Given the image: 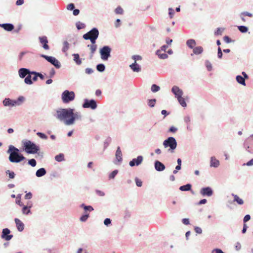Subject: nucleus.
I'll return each instance as SVG.
<instances>
[{
	"label": "nucleus",
	"instance_id": "nucleus-64",
	"mask_svg": "<svg viewBox=\"0 0 253 253\" xmlns=\"http://www.w3.org/2000/svg\"><path fill=\"white\" fill-rule=\"evenodd\" d=\"M223 40H224L225 42H226V43H230L231 42V39L228 36H225L223 38Z\"/></svg>",
	"mask_w": 253,
	"mask_h": 253
},
{
	"label": "nucleus",
	"instance_id": "nucleus-45",
	"mask_svg": "<svg viewBox=\"0 0 253 253\" xmlns=\"http://www.w3.org/2000/svg\"><path fill=\"white\" fill-rule=\"evenodd\" d=\"M224 30L225 28H218L215 32V35H221Z\"/></svg>",
	"mask_w": 253,
	"mask_h": 253
},
{
	"label": "nucleus",
	"instance_id": "nucleus-38",
	"mask_svg": "<svg viewBox=\"0 0 253 253\" xmlns=\"http://www.w3.org/2000/svg\"><path fill=\"white\" fill-rule=\"evenodd\" d=\"M76 26L78 30L84 29L85 27V24L80 21H78L76 23Z\"/></svg>",
	"mask_w": 253,
	"mask_h": 253
},
{
	"label": "nucleus",
	"instance_id": "nucleus-27",
	"mask_svg": "<svg viewBox=\"0 0 253 253\" xmlns=\"http://www.w3.org/2000/svg\"><path fill=\"white\" fill-rule=\"evenodd\" d=\"M32 74H28L26 77H25L24 83L28 85H31L33 84L31 75Z\"/></svg>",
	"mask_w": 253,
	"mask_h": 253
},
{
	"label": "nucleus",
	"instance_id": "nucleus-16",
	"mask_svg": "<svg viewBox=\"0 0 253 253\" xmlns=\"http://www.w3.org/2000/svg\"><path fill=\"white\" fill-rule=\"evenodd\" d=\"M143 158L141 156H138L136 158L133 159L129 162V165L130 167H134L135 166H139L143 161Z\"/></svg>",
	"mask_w": 253,
	"mask_h": 253
},
{
	"label": "nucleus",
	"instance_id": "nucleus-59",
	"mask_svg": "<svg viewBox=\"0 0 253 253\" xmlns=\"http://www.w3.org/2000/svg\"><path fill=\"white\" fill-rule=\"evenodd\" d=\"M75 8L74 4L73 3H70L67 6V9L68 10H73Z\"/></svg>",
	"mask_w": 253,
	"mask_h": 253
},
{
	"label": "nucleus",
	"instance_id": "nucleus-55",
	"mask_svg": "<svg viewBox=\"0 0 253 253\" xmlns=\"http://www.w3.org/2000/svg\"><path fill=\"white\" fill-rule=\"evenodd\" d=\"M241 245L240 243L239 242H237L235 243V250L237 251H239L240 250V249H241Z\"/></svg>",
	"mask_w": 253,
	"mask_h": 253
},
{
	"label": "nucleus",
	"instance_id": "nucleus-21",
	"mask_svg": "<svg viewBox=\"0 0 253 253\" xmlns=\"http://www.w3.org/2000/svg\"><path fill=\"white\" fill-rule=\"evenodd\" d=\"M186 44L190 49H193L196 45V42L194 39H189L186 41Z\"/></svg>",
	"mask_w": 253,
	"mask_h": 253
},
{
	"label": "nucleus",
	"instance_id": "nucleus-39",
	"mask_svg": "<svg viewBox=\"0 0 253 253\" xmlns=\"http://www.w3.org/2000/svg\"><path fill=\"white\" fill-rule=\"evenodd\" d=\"M55 160L57 162H62L64 160V155L60 154L55 157Z\"/></svg>",
	"mask_w": 253,
	"mask_h": 253
},
{
	"label": "nucleus",
	"instance_id": "nucleus-36",
	"mask_svg": "<svg viewBox=\"0 0 253 253\" xmlns=\"http://www.w3.org/2000/svg\"><path fill=\"white\" fill-rule=\"evenodd\" d=\"M96 69L98 71L102 72L105 70V66L103 64H99L97 65Z\"/></svg>",
	"mask_w": 253,
	"mask_h": 253
},
{
	"label": "nucleus",
	"instance_id": "nucleus-22",
	"mask_svg": "<svg viewBox=\"0 0 253 253\" xmlns=\"http://www.w3.org/2000/svg\"><path fill=\"white\" fill-rule=\"evenodd\" d=\"M129 67L134 72L138 73L140 71V66L136 62H133L130 64Z\"/></svg>",
	"mask_w": 253,
	"mask_h": 253
},
{
	"label": "nucleus",
	"instance_id": "nucleus-1",
	"mask_svg": "<svg viewBox=\"0 0 253 253\" xmlns=\"http://www.w3.org/2000/svg\"><path fill=\"white\" fill-rule=\"evenodd\" d=\"M74 110L71 108L59 109L55 115L56 119L64 123L66 126L74 124L76 120H81L82 116L80 112H74Z\"/></svg>",
	"mask_w": 253,
	"mask_h": 253
},
{
	"label": "nucleus",
	"instance_id": "nucleus-62",
	"mask_svg": "<svg viewBox=\"0 0 253 253\" xmlns=\"http://www.w3.org/2000/svg\"><path fill=\"white\" fill-rule=\"evenodd\" d=\"M85 72L87 74H91L93 72V70L90 68H87L85 70Z\"/></svg>",
	"mask_w": 253,
	"mask_h": 253
},
{
	"label": "nucleus",
	"instance_id": "nucleus-15",
	"mask_svg": "<svg viewBox=\"0 0 253 253\" xmlns=\"http://www.w3.org/2000/svg\"><path fill=\"white\" fill-rule=\"evenodd\" d=\"M32 71H30L28 69L22 68L18 71V76L20 78L23 79L28 74H32Z\"/></svg>",
	"mask_w": 253,
	"mask_h": 253
},
{
	"label": "nucleus",
	"instance_id": "nucleus-24",
	"mask_svg": "<svg viewBox=\"0 0 253 253\" xmlns=\"http://www.w3.org/2000/svg\"><path fill=\"white\" fill-rule=\"evenodd\" d=\"M46 171L44 168H40L36 172V175L38 177H41L45 175Z\"/></svg>",
	"mask_w": 253,
	"mask_h": 253
},
{
	"label": "nucleus",
	"instance_id": "nucleus-6",
	"mask_svg": "<svg viewBox=\"0 0 253 253\" xmlns=\"http://www.w3.org/2000/svg\"><path fill=\"white\" fill-rule=\"evenodd\" d=\"M75 98V92L73 91L66 90L61 94V99L65 103H68L74 100Z\"/></svg>",
	"mask_w": 253,
	"mask_h": 253
},
{
	"label": "nucleus",
	"instance_id": "nucleus-48",
	"mask_svg": "<svg viewBox=\"0 0 253 253\" xmlns=\"http://www.w3.org/2000/svg\"><path fill=\"white\" fill-rule=\"evenodd\" d=\"M174 10L172 8H169V15L170 18H172L174 15Z\"/></svg>",
	"mask_w": 253,
	"mask_h": 253
},
{
	"label": "nucleus",
	"instance_id": "nucleus-58",
	"mask_svg": "<svg viewBox=\"0 0 253 253\" xmlns=\"http://www.w3.org/2000/svg\"><path fill=\"white\" fill-rule=\"evenodd\" d=\"M111 223V220L110 218H106L105 219V220H104V224L106 225V226H109Z\"/></svg>",
	"mask_w": 253,
	"mask_h": 253
},
{
	"label": "nucleus",
	"instance_id": "nucleus-4",
	"mask_svg": "<svg viewBox=\"0 0 253 253\" xmlns=\"http://www.w3.org/2000/svg\"><path fill=\"white\" fill-rule=\"evenodd\" d=\"M25 98L23 96H19L16 100L11 99L9 98H5L2 104L5 107H15L21 105L25 101Z\"/></svg>",
	"mask_w": 253,
	"mask_h": 253
},
{
	"label": "nucleus",
	"instance_id": "nucleus-44",
	"mask_svg": "<svg viewBox=\"0 0 253 253\" xmlns=\"http://www.w3.org/2000/svg\"><path fill=\"white\" fill-rule=\"evenodd\" d=\"M160 89V86L156 84H153L151 86V91L153 92H156Z\"/></svg>",
	"mask_w": 253,
	"mask_h": 253
},
{
	"label": "nucleus",
	"instance_id": "nucleus-56",
	"mask_svg": "<svg viewBox=\"0 0 253 253\" xmlns=\"http://www.w3.org/2000/svg\"><path fill=\"white\" fill-rule=\"evenodd\" d=\"M93 208L90 206H86V207H84V210L85 211H88L89 212L93 211Z\"/></svg>",
	"mask_w": 253,
	"mask_h": 253
},
{
	"label": "nucleus",
	"instance_id": "nucleus-53",
	"mask_svg": "<svg viewBox=\"0 0 253 253\" xmlns=\"http://www.w3.org/2000/svg\"><path fill=\"white\" fill-rule=\"evenodd\" d=\"M32 74L34 75H37V76H38V77H40L42 80L44 79V76L41 73L32 71Z\"/></svg>",
	"mask_w": 253,
	"mask_h": 253
},
{
	"label": "nucleus",
	"instance_id": "nucleus-17",
	"mask_svg": "<svg viewBox=\"0 0 253 253\" xmlns=\"http://www.w3.org/2000/svg\"><path fill=\"white\" fill-rule=\"evenodd\" d=\"M210 163V166L211 168H217L220 165L219 161L214 156L211 157Z\"/></svg>",
	"mask_w": 253,
	"mask_h": 253
},
{
	"label": "nucleus",
	"instance_id": "nucleus-7",
	"mask_svg": "<svg viewBox=\"0 0 253 253\" xmlns=\"http://www.w3.org/2000/svg\"><path fill=\"white\" fill-rule=\"evenodd\" d=\"M111 48L109 46H104L99 50L100 57L102 60L106 61L110 57Z\"/></svg>",
	"mask_w": 253,
	"mask_h": 253
},
{
	"label": "nucleus",
	"instance_id": "nucleus-28",
	"mask_svg": "<svg viewBox=\"0 0 253 253\" xmlns=\"http://www.w3.org/2000/svg\"><path fill=\"white\" fill-rule=\"evenodd\" d=\"M236 79L237 82L239 84H240L244 86H245L246 85V82H245V79L242 76H241L240 75H238L236 76Z\"/></svg>",
	"mask_w": 253,
	"mask_h": 253
},
{
	"label": "nucleus",
	"instance_id": "nucleus-60",
	"mask_svg": "<svg viewBox=\"0 0 253 253\" xmlns=\"http://www.w3.org/2000/svg\"><path fill=\"white\" fill-rule=\"evenodd\" d=\"M32 197V194L31 192L27 193L25 196V199H31Z\"/></svg>",
	"mask_w": 253,
	"mask_h": 253
},
{
	"label": "nucleus",
	"instance_id": "nucleus-51",
	"mask_svg": "<svg viewBox=\"0 0 253 253\" xmlns=\"http://www.w3.org/2000/svg\"><path fill=\"white\" fill-rule=\"evenodd\" d=\"M6 173L8 174L9 177L10 178H14L15 174L14 172L10 171V170H7L6 171Z\"/></svg>",
	"mask_w": 253,
	"mask_h": 253
},
{
	"label": "nucleus",
	"instance_id": "nucleus-19",
	"mask_svg": "<svg viewBox=\"0 0 253 253\" xmlns=\"http://www.w3.org/2000/svg\"><path fill=\"white\" fill-rule=\"evenodd\" d=\"M14 221L18 231L19 232L23 231L24 229V223L18 218H15Z\"/></svg>",
	"mask_w": 253,
	"mask_h": 253
},
{
	"label": "nucleus",
	"instance_id": "nucleus-2",
	"mask_svg": "<svg viewBox=\"0 0 253 253\" xmlns=\"http://www.w3.org/2000/svg\"><path fill=\"white\" fill-rule=\"evenodd\" d=\"M7 153L9 154L8 160L13 163H18L25 159V158L19 153V150L13 145H9Z\"/></svg>",
	"mask_w": 253,
	"mask_h": 253
},
{
	"label": "nucleus",
	"instance_id": "nucleus-32",
	"mask_svg": "<svg viewBox=\"0 0 253 253\" xmlns=\"http://www.w3.org/2000/svg\"><path fill=\"white\" fill-rule=\"evenodd\" d=\"M234 201L236 202L239 205H242L244 204V201L236 195H233Z\"/></svg>",
	"mask_w": 253,
	"mask_h": 253
},
{
	"label": "nucleus",
	"instance_id": "nucleus-46",
	"mask_svg": "<svg viewBox=\"0 0 253 253\" xmlns=\"http://www.w3.org/2000/svg\"><path fill=\"white\" fill-rule=\"evenodd\" d=\"M37 135L41 138L43 139H47V136L43 133L38 132L37 133Z\"/></svg>",
	"mask_w": 253,
	"mask_h": 253
},
{
	"label": "nucleus",
	"instance_id": "nucleus-13",
	"mask_svg": "<svg viewBox=\"0 0 253 253\" xmlns=\"http://www.w3.org/2000/svg\"><path fill=\"white\" fill-rule=\"evenodd\" d=\"M200 194L203 196L211 197L213 195V191L210 187H204L201 189Z\"/></svg>",
	"mask_w": 253,
	"mask_h": 253
},
{
	"label": "nucleus",
	"instance_id": "nucleus-31",
	"mask_svg": "<svg viewBox=\"0 0 253 253\" xmlns=\"http://www.w3.org/2000/svg\"><path fill=\"white\" fill-rule=\"evenodd\" d=\"M191 188V185L190 184H187L185 185L181 186L179 187V189L181 191H189Z\"/></svg>",
	"mask_w": 253,
	"mask_h": 253
},
{
	"label": "nucleus",
	"instance_id": "nucleus-33",
	"mask_svg": "<svg viewBox=\"0 0 253 253\" xmlns=\"http://www.w3.org/2000/svg\"><path fill=\"white\" fill-rule=\"evenodd\" d=\"M87 47H88L90 50L92 56L97 49V45L96 44H88Z\"/></svg>",
	"mask_w": 253,
	"mask_h": 253
},
{
	"label": "nucleus",
	"instance_id": "nucleus-43",
	"mask_svg": "<svg viewBox=\"0 0 253 253\" xmlns=\"http://www.w3.org/2000/svg\"><path fill=\"white\" fill-rule=\"evenodd\" d=\"M22 212L23 214H28L30 212V207L24 206L22 209Z\"/></svg>",
	"mask_w": 253,
	"mask_h": 253
},
{
	"label": "nucleus",
	"instance_id": "nucleus-35",
	"mask_svg": "<svg viewBox=\"0 0 253 253\" xmlns=\"http://www.w3.org/2000/svg\"><path fill=\"white\" fill-rule=\"evenodd\" d=\"M118 170L116 169L112 171L108 176V178L109 179H112L114 178V177L116 176V175L118 174Z\"/></svg>",
	"mask_w": 253,
	"mask_h": 253
},
{
	"label": "nucleus",
	"instance_id": "nucleus-8",
	"mask_svg": "<svg viewBox=\"0 0 253 253\" xmlns=\"http://www.w3.org/2000/svg\"><path fill=\"white\" fill-rule=\"evenodd\" d=\"M82 106L84 108H89L91 110H95L96 109L97 105L96 102L94 100L85 99L84 100Z\"/></svg>",
	"mask_w": 253,
	"mask_h": 253
},
{
	"label": "nucleus",
	"instance_id": "nucleus-14",
	"mask_svg": "<svg viewBox=\"0 0 253 253\" xmlns=\"http://www.w3.org/2000/svg\"><path fill=\"white\" fill-rule=\"evenodd\" d=\"M171 92L174 95L176 98H177L181 96H183V91L178 86L174 85L171 88Z\"/></svg>",
	"mask_w": 253,
	"mask_h": 253
},
{
	"label": "nucleus",
	"instance_id": "nucleus-11",
	"mask_svg": "<svg viewBox=\"0 0 253 253\" xmlns=\"http://www.w3.org/2000/svg\"><path fill=\"white\" fill-rule=\"evenodd\" d=\"M123 160L122 153L120 147H118L115 153V159L114 163L115 165L120 164Z\"/></svg>",
	"mask_w": 253,
	"mask_h": 253
},
{
	"label": "nucleus",
	"instance_id": "nucleus-52",
	"mask_svg": "<svg viewBox=\"0 0 253 253\" xmlns=\"http://www.w3.org/2000/svg\"><path fill=\"white\" fill-rule=\"evenodd\" d=\"M194 230L195 232L197 234H201L202 233V229L201 228L199 227L195 226L194 227Z\"/></svg>",
	"mask_w": 253,
	"mask_h": 253
},
{
	"label": "nucleus",
	"instance_id": "nucleus-5",
	"mask_svg": "<svg viewBox=\"0 0 253 253\" xmlns=\"http://www.w3.org/2000/svg\"><path fill=\"white\" fill-rule=\"evenodd\" d=\"M163 145L165 148H168L169 153H173L177 147L176 139L173 137H169L163 141Z\"/></svg>",
	"mask_w": 253,
	"mask_h": 253
},
{
	"label": "nucleus",
	"instance_id": "nucleus-47",
	"mask_svg": "<svg viewBox=\"0 0 253 253\" xmlns=\"http://www.w3.org/2000/svg\"><path fill=\"white\" fill-rule=\"evenodd\" d=\"M88 217H89V214H85L84 215H83L80 217V220L82 222H85V221H86V220L87 219Z\"/></svg>",
	"mask_w": 253,
	"mask_h": 253
},
{
	"label": "nucleus",
	"instance_id": "nucleus-29",
	"mask_svg": "<svg viewBox=\"0 0 253 253\" xmlns=\"http://www.w3.org/2000/svg\"><path fill=\"white\" fill-rule=\"evenodd\" d=\"M179 103L180 105L183 107H186L187 106V104L185 101V98L182 96H180L177 98H176Z\"/></svg>",
	"mask_w": 253,
	"mask_h": 253
},
{
	"label": "nucleus",
	"instance_id": "nucleus-12",
	"mask_svg": "<svg viewBox=\"0 0 253 253\" xmlns=\"http://www.w3.org/2000/svg\"><path fill=\"white\" fill-rule=\"evenodd\" d=\"M10 231L8 228H4L2 231L1 238L5 241H9L13 237L12 235H10Z\"/></svg>",
	"mask_w": 253,
	"mask_h": 253
},
{
	"label": "nucleus",
	"instance_id": "nucleus-37",
	"mask_svg": "<svg viewBox=\"0 0 253 253\" xmlns=\"http://www.w3.org/2000/svg\"><path fill=\"white\" fill-rule=\"evenodd\" d=\"M63 48H62V51L63 52H66L69 48V43H68V42L67 41H64L63 42Z\"/></svg>",
	"mask_w": 253,
	"mask_h": 253
},
{
	"label": "nucleus",
	"instance_id": "nucleus-30",
	"mask_svg": "<svg viewBox=\"0 0 253 253\" xmlns=\"http://www.w3.org/2000/svg\"><path fill=\"white\" fill-rule=\"evenodd\" d=\"M74 60L77 65H81L82 63V60L80 58V56L78 54H73Z\"/></svg>",
	"mask_w": 253,
	"mask_h": 253
},
{
	"label": "nucleus",
	"instance_id": "nucleus-34",
	"mask_svg": "<svg viewBox=\"0 0 253 253\" xmlns=\"http://www.w3.org/2000/svg\"><path fill=\"white\" fill-rule=\"evenodd\" d=\"M239 30L242 33H246L248 31V28L245 26H239L238 27Z\"/></svg>",
	"mask_w": 253,
	"mask_h": 253
},
{
	"label": "nucleus",
	"instance_id": "nucleus-26",
	"mask_svg": "<svg viewBox=\"0 0 253 253\" xmlns=\"http://www.w3.org/2000/svg\"><path fill=\"white\" fill-rule=\"evenodd\" d=\"M7 31H11L14 29V26L11 24H3L0 26Z\"/></svg>",
	"mask_w": 253,
	"mask_h": 253
},
{
	"label": "nucleus",
	"instance_id": "nucleus-63",
	"mask_svg": "<svg viewBox=\"0 0 253 253\" xmlns=\"http://www.w3.org/2000/svg\"><path fill=\"white\" fill-rule=\"evenodd\" d=\"M168 48V45H164L163 46H162L160 48V49H159V50L162 51H163V52H166V50L167 49V48Z\"/></svg>",
	"mask_w": 253,
	"mask_h": 253
},
{
	"label": "nucleus",
	"instance_id": "nucleus-25",
	"mask_svg": "<svg viewBox=\"0 0 253 253\" xmlns=\"http://www.w3.org/2000/svg\"><path fill=\"white\" fill-rule=\"evenodd\" d=\"M162 52L163 51H161V50L158 49V50H157L156 51V54L161 59H167L168 58V54H167L165 52L163 53Z\"/></svg>",
	"mask_w": 253,
	"mask_h": 253
},
{
	"label": "nucleus",
	"instance_id": "nucleus-9",
	"mask_svg": "<svg viewBox=\"0 0 253 253\" xmlns=\"http://www.w3.org/2000/svg\"><path fill=\"white\" fill-rule=\"evenodd\" d=\"M99 36V31L96 28H94L87 33L83 35V38L85 40L89 39L98 38Z\"/></svg>",
	"mask_w": 253,
	"mask_h": 253
},
{
	"label": "nucleus",
	"instance_id": "nucleus-61",
	"mask_svg": "<svg viewBox=\"0 0 253 253\" xmlns=\"http://www.w3.org/2000/svg\"><path fill=\"white\" fill-rule=\"evenodd\" d=\"M20 199H21V195H18L16 197V203L19 205H21V201H20Z\"/></svg>",
	"mask_w": 253,
	"mask_h": 253
},
{
	"label": "nucleus",
	"instance_id": "nucleus-20",
	"mask_svg": "<svg viewBox=\"0 0 253 253\" xmlns=\"http://www.w3.org/2000/svg\"><path fill=\"white\" fill-rule=\"evenodd\" d=\"M155 168L158 171H162L165 170L166 167L165 165L160 161H156L155 162Z\"/></svg>",
	"mask_w": 253,
	"mask_h": 253
},
{
	"label": "nucleus",
	"instance_id": "nucleus-42",
	"mask_svg": "<svg viewBox=\"0 0 253 253\" xmlns=\"http://www.w3.org/2000/svg\"><path fill=\"white\" fill-rule=\"evenodd\" d=\"M205 65L209 71H211L212 69V66L211 63L209 61H206L205 62Z\"/></svg>",
	"mask_w": 253,
	"mask_h": 253
},
{
	"label": "nucleus",
	"instance_id": "nucleus-50",
	"mask_svg": "<svg viewBox=\"0 0 253 253\" xmlns=\"http://www.w3.org/2000/svg\"><path fill=\"white\" fill-rule=\"evenodd\" d=\"M135 183H136V184L137 186L138 187H141L142 185V181L139 179L137 177H136L135 178Z\"/></svg>",
	"mask_w": 253,
	"mask_h": 253
},
{
	"label": "nucleus",
	"instance_id": "nucleus-41",
	"mask_svg": "<svg viewBox=\"0 0 253 253\" xmlns=\"http://www.w3.org/2000/svg\"><path fill=\"white\" fill-rule=\"evenodd\" d=\"M28 164L32 167H35L37 165V162L34 159H31L28 160Z\"/></svg>",
	"mask_w": 253,
	"mask_h": 253
},
{
	"label": "nucleus",
	"instance_id": "nucleus-23",
	"mask_svg": "<svg viewBox=\"0 0 253 253\" xmlns=\"http://www.w3.org/2000/svg\"><path fill=\"white\" fill-rule=\"evenodd\" d=\"M204 51L203 47L201 46H195L193 49V54L195 55H199L202 54Z\"/></svg>",
	"mask_w": 253,
	"mask_h": 253
},
{
	"label": "nucleus",
	"instance_id": "nucleus-57",
	"mask_svg": "<svg viewBox=\"0 0 253 253\" xmlns=\"http://www.w3.org/2000/svg\"><path fill=\"white\" fill-rule=\"evenodd\" d=\"M241 14H242V16H249V17H252L253 16V15L252 13H250V12H247V11L242 12Z\"/></svg>",
	"mask_w": 253,
	"mask_h": 253
},
{
	"label": "nucleus",
	"instance_id": "nucleus-10",
	"mask_svg": "<svg viewBox=\"0 0 253 253\" xmlns=\"http://www.w3.org/2000/svg\"><path fill=\"white\" fill-rule=\"evenodd\" d=\"M41 57L45 59L48 62H50L57 68H60L61 64L60 62L56 59L54 57L48 56L42 54Z\"/></svg>",
	"mask_w": 253,
	"mask_h": 253
},
{
	"label": "nucleus",
	"instance_id": "nucleus-3",
	"mask_svg": "<svg viewBox=\"0 0 253 253\" xmlns=\"http://www.w3.org/2000/svg\"><path fill=\"white\" fill-rule=\"evenodd\" d=\"M22 144L24 151L27 154H35L40 150V147L30 140L24 139L22 140Z\"/></svg>",
	"mask_w": 253,
	"mask_h": 253
},
{
	"label": "nucleus",
	"instance_id": "nucleus-40",
	"mask_svg": "<svg viewBox=\"0 0 253 253\" xmlns=\"http://www.w3.org/2000/svg\"><path fill=\"white\" fill-rule=\"evenodd\" d=\"M156 100L155 99L148 100V105L150 107H154L155 105Z\"/></svg>",
	"mask_w": 253,
	"mask_h": 253
},
{
	"label": "nucleus",
	"instance_id": "nucleus-54",
	"mask_svg": "<svg viewBox=\"0 0 253 253\" xmlns=\"http://www.w3.org/2000/svg\"><path fill=\"white\" fill-rule=\"evenodd\" d=\"M115 12L117 14H122L123 12V9L121 7H118L115 9Z\"/></svg>",
	"mask_w": 253,
	"mask_h": 253
},
{
	"label": "nucleus",
	"instance_id": "nucleus-18",
	"mask_svg": "<svg viewBox=\"0 0 253 253\" xmlns=\"http://www.w3.org/2000/svg\"><path fill=\"white\" fill-rule=\"evenodd\" d=\"M39 40L41 44L42 45V47L45 50H48L49 49V46L47 44L48 40L46 37L42 36L39 37Z\"/></svg>",
	"mask_w": 253,
	"mask_h": 253
},
{
	"label": "nucleus",
	"instance_id": "nucleus-49",
	"mask_svg": "<svg viewBox=\"0 0 253 253\" xmlns=\"http://www.w3.org/2000/svg\"><path fill=\"white\" fill-rule=\"evenodd\" d=\"M132 59L134 60V62H136L137 61L141 60L142 58L140 56L138 55H133L132 56Z\"/></svg>",
	"mask_w": 253,
	"mask_h": 253
}]
</instances>
